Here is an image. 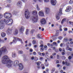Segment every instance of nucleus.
Masks as SVG:
<instances>
[{"instance_id":"obj_23","label":"nucleus","mask_w":73,"mask_h":73,"mask_svg":"<svg viewBox=\"0 0 73 73\" xmlns=\"http://www.w3.org/2000/svg\"><path fill=\"white\" fill-rule=\"evenodd\" d=\"M67 50H70V51H72V48H69V47L68 46L66 48Z\"/></svg>"},{"instance_id":"obj_29","label":"nucleus","mask_w":73,"mask_h":73,"mask_svg":"<svg viewBox=\"0 0 73 73\" xmlns=\"http://www.w3.org/2000/svg\"><path fill=\"white\" fill-rule=\"evenodd\" d=\"M23 51L22 50H19V51L18 54H23Z\"/></svg>"},{"instance_id":"obj_47","label":"nucleus","mask_w":73,"mask_h":73,"mask_svg":"<svg viewBox=\"0 0 73 73\" xmlns=\"http://www.w3.org/2000/svg\"><path fill=\"white\" fill-rule=\"evenodd\" d=\"M42 55L43 56H44L45 55V53L44 52H43L42 53Z\"/></svg>"},{"instance_id":"obj_5","label":"nucleus","mask_w":73,"mask_h":73,"mask_svg":"<svg viewBox=\"0 0 73 73\" xmlns=\"http://www.w3.org/2000/svg\"><path fill=\"white\" fill-rule=\"evenodd\" d=\"M25 17L26 19H28L30 17V13L29 12V10L26 9L25 12Z\"/></svg>"},{"instance_id":"obj_49","label":"nucleus","mask_w":73,"mask_h":73,"mask_svg":"<svg viewBox=\"0 0 73 73\" xmlns=\"http://www.w3.org/2000/svg\"><path fill=\"white\" fill-rule=\"evenodd\" d=\"M33 54L34 55H36V54H37L36 52H33Z\"/></svg>"},{"instance_id":"obj_6","label":"nucleus","mask_w":73,"mask_h":73,"mask_svg":"<svg viewBox=\"0 0 73 73\" xmlns=\"http://www.w3.org/2000/svg\"><path fill=\"white\" fill-rule=\"evenodd\" d=\"M4 16L6 19H9L12 17V15L10 13H5L4 14Z\"/></svg>"},{"instance_id":"obj_62","label":"nucleus","mask_w":73,"mask_h":73,"mask_svg":"<svg viewBox=\"0 0 73 73\" xmlns=\"http://www.w3.org/2000/svg\"><path fill=\"white\" fill-rule=\"evenodd\" d=\"M30 52H32V51H33V50L32 49H31L30 50Z\"/></svg>"},{"instance_id":"obj_41","label":"nucleus","mask_w":73,"mask_h":73,"mask_svg":"<svg viewBox=\"0 0 73 73\" xmlns=\"http://www.w3.org/2000/svg\"><path fill=\"white\" fill-rule=\"evenodd\" d=\"M37 37L38 38H41V37L40 36V34H38L37 36Z\"/></svg>"},{"instance_id":"obj_39","label":"nucleus","mask_w":73,"mask_h":73,"mask_svg":"<svg viewBox=\"0 0 73 73\" xmlns=\"http://www.w3.org/2000/svg\"><path fill=\"white\" fill-rule=\"evenodd\" d=\"M64 41H66V42L68 41V39L66 38H64Z\"/></svg>"},{"instance_id":"obj_2","label":"nucleus","mask_w":73,"mask_h":73,"mask_svg":"<svg viewBox=\"0 0 73 73\" xmlns=\"http://www.w3.org/2000/svg\"><path fill=\"white\" fill-rule=\"evenodd\" d=\"M33 14H34V17L32 21H34V23L37 22V20L38 19V15H37V12L36 11H33Z\"/></svg>"},{"instance_id":"obj_1","label":"nucleus","mask_w":73,"mask_h":73,"mask_svg":"<svg viewBox=\"0 0 73 73\" xmlns=\"http://www.w3.org/2000/svg\"><path fill=\"white\" fill-rule=\"evenodd\" d=\"M2 62L3 64H6V66L8 68L12 67L13 64V62L11 60L9 57L7 55H5L3 57L2 59Z\"/></svg>"},{"instance_id":"obj_43","label":"nucleus","mask_w":73,"mask_h":73,"mask_svg":"<svg viewBox=\"0 0 73 73\" xmlns=\"http://www.w3.org/2000/svg\"><path fill=\"white\" fill-rule=\"evenodd\" d=\"M48 51L49 52H52V49L50 48L48 50Z\"/></svg>"},{"instance_id":"obj_3","label":"nucleus","mask_w":73,"mask_h":73,"mask_svg":"<svg viewBox=\"0 0 73 73\" xmlns=\"http://www.w3.org/2000/svg\"><path fill=\"white\" fill-rule=\"evenodd\" d=\"M14 40H13V42H11L10 43V45H12V44L13 43H16V42H17V40L18 41H20L21 43V44H23V40L19 38H17L16 37H13Z\"/></svg>"},{"instance_id":"obj_63","label":"nucleus","mask_w":73,"mask_h":73,"mask_svg":"<svg viewBox=\"0 0 73 73\" xmlns=\"http://www.w3.org/2000/svg\"><path fill=\"white\" fill-rule=\"evenodd\" d=\"M57 67H59L60 66V64H58L57 65Z\"/></svg>"},{"instance_id":"obj_44","label":"nucleus","mask_w":73,"mask_h":73,"mask_svg":"<svg viewBox=\"0 0 73 73\" xmlns=\"http://www.w3.org/2000/svg\"><path fill=\"white\" fill-rule=\"evenodd\" d=\"M52 55L53 56H56V53L55 52L53 53L52 54Z\"/></svg>"},{"instance_id":"obj_9","label":"nucleus","mask_w":73,"mask_h":73,"mask_svg":"<svg viewBox=\"0 0 73 73\" xmlns=\"http://www.w3.org/2000/svg\"><path fill=\"white\" fill-rule=\"evenodd\" d=\"M45 13L46 14H48V13H49V12H50V9H49L48 8L46 7L45 8Z\"/></svg>"},{"instance_id":"obj_33","label":"nucleus","mask_w":73,"mask_h":73,"mask_svg":"<svg viewBox=\"0 0 73 73\" xmlns=\"http://www.w3.org/2000/svg\"><path fill=\"white\" fill-rule=\"evenodd\" d=\"M41 62L39 61L37 62V65L38 66L40 65V64H41Z\"/></svg>"},{"instance_id":"obj_12","label":"nucleus","mask_w":73,"mask_h":73,"mask_svg":"<svg viewBox=\"0 0 73 73\" xmlns=\"http://www.w3.org/2000/svg\"><path fill=\"white\" fill-rule=\"evenodd\" d=\"M39 16H40L44 17V13L42 11H40L38 13Z\"/></svg>"},{"instance_id":"obj_21","label":"nucleus","mask_w":73,"mask_h":73,"mask_svg":"<svg viewBox=\"0 0 73 73\" xmlns=\"http://www.w3.org/2000/svg\"><path fill=\"white\" fill-rule=\"evenodd\" d=\"M16 56V53L15 52H14L12 53V57H15Z\"/></svg>"},{"instance_id":"obj_7","label":"nucleus","mask_w":73,"mask_h":73,"mask_svg":"<svg viewBox=\"0 0 73 73\" xmlns=\"http://www.w3.org/2000/svg\"><path fill=\"white\" fill-rule=\"evenodd\" d=\"M40 23L42 25H44V24H45L46 23V20L44 19H42L41 20Z\"/></svg>"},{"instance_id":"obj_37","label":"nucleus","mask_w":73,"mask_h":73,"mask_svg":"<svg viewBox=\"0 0 73 73\" xmlns=\"http://www.w3.org/2000/svg\"><path fill=\"white\" fill-rule=\"evenodd\" d=\"M36 42V40H34L33 41V44H35Z\"/></svg>"},{"instance_id":"obj_56","label":"nucleus","mask_w":73,"mask_h":73,"mask_svg":"<svg viewBox=\"0 0 73 73\" xmlns=\"http://www.w3.org/2000/svg\"><path fill=\"white\" fill-rule=\"evenodd\" d=\"M34 58H35L34 57H31V60H33Z\"/></svg>"},{"instance_id":"obj_32","label":"nucleus","mask_w":73,"mask_h":73,"mask_svg":"<svg viewBox=\"0 0 73 73\" xmlns=\"http://www.w3.org/2000/svg\"><path fill=\"white\" fill-rule=\"evenodd\" d=\"M18 4L20 6V5H21V4H22V3L21 2L19 1L18 2Z\"/></svg>"},{"instance_id":"obj_59","label":"nucleus","mask_w":73,"mask_h":73,"mask_svg":"<svg viewBox=\"0 0 73 73\" xmlns=\"http://www.w3.org/2000/svg\"><path fill=\"white\" fill-rule=\"evenodd\" d=\"M45 69V67L43 66L42 67V69Z\"/></svg>"},{"instance_id":"obj_64","label":"nucleus","mask_w":73,"mask_h":73,"mask_svg":"<svg viewBox=\"0 0 73 73\" xmlns=\"http://www.w3.org/2000/svg\"><path fill=\"white\" fill-rule=\"evenodd\" d=\"M70 44H73V42H70Z\"/></svg>"},{"instance_id":"obj_24","label":"nucleus","mask_w":73,"mask_h":73,"mask_svg":"<svg viewBox=\"0 0 73 73\" xmlns=\"http://www.w3.org/2000/svg\"><path fill=\"white\" fill-rule=\"evenodd\" d=\"M18 33V31H17V30L16 29L15 31L14 32V35H17V34Z\"/></svg>"},{"instance_id":"obj_61","label":"nucleus","mask_w":73,"mask_h":73,"mask_svg":"<svg viewBox=\"0 0 73 73\" xmlns=\"http://www.w3.org/2000/svg\"><path fill=\"white\" fill-rule=\"evenodd\" d=\"M42 31H44V28H42Z\"/></svg>"},{"instance_id":"obj_40","label":"nucleus","mask_w":73,"mask_h":73,"mask_svg":"<svg viewBox=\"0 0 73 73\" xmlns=\"http://www.w3.org/2000/svg\"><path fill=\"white\" fill-rule=\"evenodd\" d=\"M62 36H59L58 37V39L60 40H62Z\"/></svg>"},{"instance_id":"obj_13","label":"nucleus","mask_w":73,"mask_h":73,"mask_svg":"<svg viewBox=\"0 0 73 73\" xmlns=\"http://www.w3.org/2000/svg\"><path fill=\"white\" fill-rule=\"evenodd\" d=\"M0 23L1 24H5V19H3L1 20L0 21Z\"/></svg>"},{"instance_id":"obj_42","label":"nucleus","mask_w":73,"mask_h":73,"mask_svg":"<svg viewBox=\"0 0 73 73\" xmlns=\"http://www.w3.org/2000/svg\"><path fill=\"white\" fill-rule=\"evenodd\" d=\"M28 31H29V30L28 29H26V35H28Z\"/></svg>"},{"instance_id":"obj_4","label":"nucleus","mask_w":73,"mask_h":73,"mask_svg":"<svg viewBox=\"0 0 73 73\" xmlns=\"http://www.w3.org/2000/svg\"><path fill=\"white\" fill-rule=\"evenodd\" d=\"M0 50V57L2 54V53H8V51L7 50L6 48L5 47L2 48Z\"/></svg>"},{"instance_id":"obj_15","label":"nucleus","mask_w":73,"mask_h":73,"mask_svg":"<svg viewBox=\"0 0 73 73\" xmlns=\"http://www.w3.org/2000/svg\"><path fill=\"white\" fill-rule=\"evenodd\" d=\"M66 18H64L61 21V24H63L64 22H66Z\"/></svg>"},{"instance_id":"obj_8","label":"nucleus","mask_w":73,"mask_h":73,"mask_svg":"<svg viewBox=\"0 0 73 73\" xmlns=\"http://www.w3.org/2000/svg\"><path fill=\"white\" fill-rule=\"evenodd\" d=\"M72 8L71 6H69L67 7L66 8V9L65 10L66 12H69L71 10H72Z\"/></svg>"},{"instance_id":"obj_27","label":"nucleus","mask_w":73,"mask_h":73,"mask_svg":"<svg viewBox=\"0 0 73 73\" xmlns=\"http://www.w3.org/2000/svg\"><path fill=\"white\" fill-rule=\"evenodd\" d=\"M35 30L34 29H32L31 31V33L32 34H33V33L34 32H35Z\"/></svg>"},{"instance_id":"obj_54","label":"nucleus","mask_w":73,"mask_h":73,"mask_svg":"<svg viewBox=\"0 0 73 73\" xmlns=\"http://www.w3.org/2000/svg\"><path fill=\"white\" fill-rule=\"evenodd\" d=\"M69 41H72V39L70 38L69 39Z\"/></svg>"},{"instance_id":"obj_26","label":"nucleus","mask_w":73,"mask_h":73,"mask_svg":"<svg viewBox=\"0 0 73 73\" xmlns=\"http://www.w3.org/2000/svg\"><path fill=\"white\" fill-rule=\"evenodd\" d=\"M65 64L67 66H70V63L69 62H66Z\"/></svg>"},{"instance_id":"obj_53","label":"nucleus","mask_w":73,"mask_h":73,"mask_svg":"<svg viewBox=\"0 0 73 73\" xmlns=\"http://www.w3.org/2000/svg\"><path fill=\"white\" fill-rule=\"evenodd\" d=\"M0 42H4V40H1V39L0 38Z\"/></svg>"},{"instance_id":"obj_34","label":"nucleus","mask_w":73,"mask_h":73,"mask_svg":"<svg viewBox=\"0 0 73 73\" xmlns=\"http://www.w3.org/2000/svg\"><path fill=\"white\" fill-rule=\"evenodd\" d=\"M73 3V0H70L69 2V4H72Z\"/></svg>"},{"instance_id":"obj_57","label":"nucleus","mask_w":73,"mask_h":73,"mask_svg":"<svg viewBox=\"0 0 73 73\" xmlns=\"http://www.w3.org/2000/svg\"><path fill=\"white\" fill-rule=\"evenodd\" d=\"M35 58L36 59V60H38V58H37V57H35Z\"/></svg>"},{"instance_id":"obj_22","label":"nucleus","mask_w":73,"mask_h":73,"mask_svg":"<svg viewBox=\"0 0 73 73\" xmlns=\"http://www.w3.org/2000/svg\"><path fill=\"white\" fill-rule=\"evenodd\" d=\"M58 16H59V14H58L56 16V19L57 20H60V17Z\"/></svg>"},{"instance_id":"obj_36","label":"nucleus","mask_w":73,"mask_h":73,"mask_svg":"<svg viewBox=\"0 0 73 73\" xmlns=\"http://www.w3.org/2000/svg\"><path fill=\"white\" fill-rule=\"evenodd\" d=\"M38 54L40 56H42V53H41L40 52H38Z\"/></svg>"},{"instance_id":"obj_60","label":"nucleus","mask_w":73,"mask_h":73,"mask_svg":"<svg viewBox=\"0 0 73 73\" xmlns=\"http://www.w3.org/2000/svg\"><path fill=\"white\" fill-rule=\"evenodd\" d=\"M4 39L5 40H7V38H4Z\"/></svg>"},{"instance_id":"obj_17","label":"nucleus","mask_w":73,"mask_h":73,"mask_svg":"<svg viewBox=\"0 0 73 73\" xmlns=\"http://www.w3.org/2000/svg\"><path fill=\"white\" fill-rule=\"evenodd\" d=\"M58 32H59V30H57V32H56V33L55 34V35L53 36V37L58 36V35H59V33Z\"/></svg>"},{"instance_id":"obj_48","label":"nucleus","mask_w":73,"mask_h":73,"mask_svg":"<svg viewBox=\"0 0 73 73\" xmlns=\"http://www.w3.org/2000/svg\"><path fill=\"white\" fill-rule=\"evenodd\" d=\"M3 17V15L0 14V19Z\"/></svg>"},{"instance_id":"obj_55","label":"nucleus","mask_w":73,"mask_h":73,"mask_svg":"<svg viewBox=\"0 0 73 73\" xmlns=\"http://www.w3.org/2000/svg\"><path fill=\"white\" fill-rule=\"evenodd\" d=\"M55 52H58V49H56L55 50Z\"/></svg>"},{"instance_id":"obj_25","label":"nucleus","mask_w":73,"mask_h":73,"mask_svg":"<svg viewBox=\"0 0 73 73\" xmlns=\"http://www.w3.org/2000/svg\"><path fill=\"white\" fill-rule=\"evenodd\" d=\"M5 23H6L7 24H9V19L6 21V20H5Z\"/></svg>"},{"instance_id":"obj_20","label":"nucleus","mask_w":73,"mask_h":73,"mask_svg":"<svg viewBox=\"0 0 73 73\" xmlns=\"http://www.w3.org/2000/svg\"><path fill=\"white\" fill-rule=\"evenodd\" d=\"M1 35L2 37H4L5 36L6 34L5 33L2 32L1 33Z\"/></svg>"},{"instance_id":"obj_38","label":"nucleus","mask_w":73,"mask_h":73,"mask_svg":"<svg viewBox=\"0 0 73 73\" xmlns=\"http://www.w3.org/2000/svg\"><path fill=\"white\" fill-rule=\"evenodd\" d=\"M36 8L38 11H40V8H39V7H38V5H37Z\"/></svg>"},{"instance_id":"obj_10","label":"nucleus","mask_w":73,"mask_h":73,"mask_svg":"<svg viewBox=\"0 0 73 73\" xmlns=\"http://www.w3.org/2000/svg\"><path fill=\"white\" fill-rule=\"evenodd\" d=\"M19 69L20 70H22L23 69V65L21 63H20L19 64Z\"/></svg>"},{"instance_id":"obj_11","label":"nucleus","mask_w":73,"mask_h":73,"mask_svg":"<svg viewBox=\"0 0 73 73\" xmlns=\"http://www.w3.org/2000/svg\"><path fill=\"white\" fill-rule=\"evenodd\" d=\"M51 3L53 5H55L56 4L57 1L56 0H51Z\"/></svg>"},{"instance_id":"obj_52","label":"nucleus","mask_w":73,"mask_h":73,"mask_svg":"<svg viewBox=\"0 0 73 73\" xmlns=\"http://www.w3.org/2000/svg\"><path fill=\"white\" fill-rule=\"evenodd\" d=\"M44 2H46V3H47V2H49V0H45Z\"/></svg>"},{"instance_id":"obj_18","label":"nucleus","mask_w":73,"mask_h":73,"mask_svg":"<svg viewBox=\"0 0 73 73\" xmlns=\"http://www.w3.org/2000/svg\"><path fill=\"white\" fill-rule=\"evenodd\" d=\"M9 23L8 24L9 25H11V24H12V23H13V20L12 19H9Z\"/></svg>"},{"instance_id":"obj_58","label":"nucleus","mask_w":73,"mask_h":73,"mask_svg":"<svg viewBox=\"0 0 73 73\" xmlns=\"http://www.w3.org/2000/svg\"><path fill=\"white\" fill-rule=\"evenodd\" d=\"M69 33H72V31H69Z\"/></svg>"},{"instance_id":"obj_30","label":"nucleus","mask_w":73,"mask_h":73,"mask_svg":"<svg viewBox=\"0 0 73 73\" xmlns=\"http://www.w3.org/2000/svg\"><path fill=\"white\" fill-rule=\"evenodd\" d=\"M41 47H44L45 50H47V46H41Z\"/></svg>"},{"instance_id":"obj_35","label":"nucleus","mask_w":73,"mask_h":73,"mask_svg":"<svg viewBox=\"0 0 73 73\" xmlns=\"http://www.w3.org/2000/svg\"><path fill=\"white\" fill-rule=\"evenodd\" d=\"M12 31V29H11L9 28H8V32H11V31Z\"/></svg>"},{"instance_id":"obj_45","label":"nucleus","mask_w":73,"mask_h":73,"mask_svg":"<svg viewBox=\"0 0 73 73\" xmlns=\"http://www.w3.org/2000/svg\"><path fill=\"white\" fill-rule=\"evenodd\" d=\"M40 60L41 61V60H43V57H40Z\"/></svg>"},{"instance_id":"obj_31","label":"nucleus","mask_w":73,"mask_h":73,"mask_svg":"<svg viewBox=\"0 0 73 73\" xmlns=\"http://www.w3.org/2000/svg\"><path fill=\"white\" fill-rule=\"evenodd\" d=\"M53 45H56V46H58V43H56V42H54L53 43Z\"/></svg>"},{"instance_id":"obj_50","label":"nucleus","mask_w":73,"mask_h":73,"mask_svg":"<svg viewBox=\"0 0 73 73\" xmlns=\"http://www.w3.org/2000/svg\"><path fill=\"white\" fill-rule=\"evenodd\" d=\"M64 28V31H67V30H68V29L67 28Z\"/></svg>"},{"instance_id":"obj_19","label":"nucleus","mask_w":73,"mask_h":73,"mask_svg":"<svg viewBox=\"0 0 73 73\" xmlns=\"http://www.w3.org/2000/svg\"><path fill=\"white\" fill-rule=\"evenodd\" d=\"M4 28V25H0V29H3Z\"/></svg>"},{"instance_id":"obj_16","label":"nucleus","mask_w":73,"mask_h":73,"mask_svg":"<svg viewBox=\"0 0 73 73\" xmlns=\"http://www.w3.org/2000/svg\"><path fill=\"white\" fill-rule=\"evenodd\" d=\"M24 27L22 26V27L21 28V29H20V32L22 33H23V32H24Z\"/></svg>"},{"instance_id":"obj_46","label":"nucleus","mask_w":73,"mask_h":73,"mask_svg":"<svg viewBox=\"0 0 73 73\" xmlns=\"http://www.w3.org/2000/svg\"><path fill=\"white\" fill-rule=\"evenodd\" d=\"M68 59H69V60H71V59H72V56H69L68 57Z\"/></svg>"},{"instance_id":"obj_28","label":"nucleus","mask_w":73,"mask_h":73,"mask_svg":"<svg viewBox=\"0 0 73 73\" xmlns=\"http://www.w3.org/2000/svg\"><path fill=\"white\" fill-rule=\"evenodd\" d=\"M62 9L60 8V9L59 13L61 15H62Z\"/></svg>"},{"instance_id":"obj_14","label":"nucleus","mask_w":73,"mask_h":73,"mask_svg":"<svg viewBox=\"0 0 73 73\" xmlns=\"http://www.w3.org/2000/svg\"><path fill=\"white\" fill-rule=\"evenodd\" d=\"M19 64V62L18 60H15L14 63V66H17Z\"/></svg>"},{"instance_id":"obj_51","label":"nucleus","mask_w":73,"mask_h":73,"mask_svg":"<svg viewBox=\"0 0 73 73\" xmlns=\"http://www.w3.org/2000/svg\"><path fill=\"white\" fill-rule=\"evenodd\" d=\"M56 39H57V38L56 37L54 38H53V40H56Z\"/></svg>"}]
</instances>
